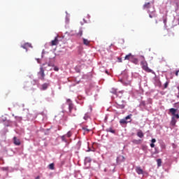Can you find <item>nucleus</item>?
Wrapping results in <instances>:
<instances>
[{
    "instance_id": "f257e3e1",
    "label": "nucleus",
    "mask_w": 179,
    "mask_h": 179,
    "mask_svg": "<svg viewBox=\"0 0 179 179\" xmlns=\"http://www.w3.org/2000/svg\"><path fill=\"white\" fill-rule=\"evenodd\" d=\"M141 57L143 58V60L141 61V65L143 71H145V72H148V73H155V71L149 69V67L148 66V62L145 60V57L143 56H141Z\"/></svg>"
},
{
    "instance_id": "f03ea898",
    "label": "nucleus",
    "mask_w": 179,
    "mask_h": 179,
    "mask_svg": "<svg viewBox=\"0 0 179 179\" xmlns=\"http://www.w3.org/2000/svg\"><path fill=\"white\" fill-rule=\"evenodd\" d=\"M116 104H117V108H120L121 110H123V108H125V102L124 99H122L120 97H117L116 99Z\"/></svg>"
},
{
    "instance_id": "7ed1b4c3",
    "label": "nucleus",
    "mask_w": 179,
    "mask_h": 179,
    "mask_svg": "<svg viewBox=\"0 0 179 179\" xmlns=\"http://www.w3.org/2000/svg\"><path fill=\"white\" fill-rule=\"evenodd\" d=\"M169 113L173 115V117H174L175 119L176 118L177 120H179V114L177 113V109L171 108L169 109Z\"/></svg>"
},
{
    "instance_id": "20e7f679",
    "label": "nucleus",
    "mask_w": 179,
    "mask_h": 179,
    "mask_svg": "<svg viewBox=\"0 0 179 179\" xmlns=\"http://www.w3.org/2000/svg\"><path fill=\"white\" fill-rule=\"evenodd\" d=\"M38 76H40V79L41 80H44V78L45 77V74L44 73V69L43 67L40 68V71L38 73Z\"/></svg>"
},
{
    "instance_id": "39448f33",
    "label": "nucleus",
    "mask_w": 179,
    "mask_h": 179,
    "mask_svg": "<svg viewBox=\"0 0 179 179\" xmlns=\"http://www.w3.org/2000/svg\"><path fill=\"white\" fill-rule=\"evenodd\" d=\"M131 117H132V114H130L127 115L125 118L121 119L120 120V124H128V122L127 120H131Z\"/></svg>"
},
{
    "instance_id": "423d86ee",
    "label": "nucleus",
    "mask_w": 179,
    "mask_h": 179,
    "mask_svg": "<svg viewBox=\"0 0 179 179\" xmlns=\"http://www.w3.org/2000/svg\"><path fill=\"white\" fill-rule=\"evenodd\" d=\"M13 143L16 146H20L22 143L20 142V139L17 138V137H16V136H14L13 137Z\"/></svg>"
},
{
    "instance_id": "0eeeda50",
    "label": "nucleus",
    "mask_w": 179,
    "mask_h": 179,
    "mask_svg": "<svg viewBox=\"0 0 179 179\" xmlns=\"http://www.w3.org/2000/svg\"><path fill=\"white\" fill-rule=\"evenodd\" d=\"M21 47L22 48H24V50H26V51H27L28 48H31V43H24V45H22Z\"/></svg>"
},
{
    "instance_id": "6e6552de",
    "label": "nucleus",
    "mask_w": 179,
    "mask_h": 179,
    "mask_svg": "<svg viewBox=\"0 0 179 179\" xmlns=\"http://www.w3.org/2000/svg\"><path fill=\"white\" fill-rule=\"evenodd\" d=\"M90 43L91 41L83 38V44H84V45H87V47H90Z\"/></svg>"
},
{
    "instance_id": "1a4fd4ad",
    "label": "nucleus",
    "mask_w": 179,
    "mask_h": 179,
    "mask_svg": "<svg viewBox=\"0 0 179 179\" xmlns=\"http://www.w3.org/2000/svg\"><path fill=\"white\" fill-rule=\"evenodd\" d=\"M58 43H59L58 38L56 37L53 41H51L50 45L52 47L54 45H58Z\"/></svg>"
},
{
    "instance_id": "9d476101",
    "label": "nucleus",
    "mask_w": 179,
    "mask_h": 179,
    "mask_svg": "<svg viewBox=\"0 0 179 179\" xmlns=\"http://www.w3.org/2000/svg\"><path fill=\"white\" fill-rule=\"evenodd\" d=\"M134 55H132L131 53H129V55L125 56L124 59L127 61H132Z\"/></svg>"
},
{
    "instance_id": "9b49d317",
    "label": "nucleus",
    "mask_w": 179,
    "mask_h": 179,
    "mask_svg": "<svg viewBox=\"0 0 179 179\" xmlns=\"http://www.w3.org/2000/svg\"><path fill=\"white\" fill-rule=\"evenodd\" d=\"M176 124H177V120H176V117H172L171 120V125L172 127H176Z\"/></svg>"
},
{
    "instance_id": "f8f14e48",
    "label": "nucleus",
    "mask_w": 179,
    "mask_h": 179,
    "mask_svg": "<svg viewBox=\"0 0 179 179\" xmlns=\"http://www.w3.org/2000/svg\"><path fill=\"white\" fill-rule=\"evenodd\" d=\"M136 173H138L139 175L141 174H143V170L142 169H141L140 166H138L136 168Z\"/></svg>"
},
{
    "instance_id": "ddd939ff",
    "label": "nucleus",
    "mask_w": 179,
    "mask_h": 179,
    "mask_svg": "<svg viewBox=\"0 0 179 179\" xmlns=\"http://www.w3.org/2000/svg\"><path fill=\"white\" fill-rule=\"evenodd\" d=\"M48 86H50V83H44L42 85V90H47L48 88Z\"/></svg>"
},
{
    "instance_id": "4468645a",
    "label": "nucleus",
    "mask_w": 179,
    "mask_h": 179,
    "mask_svg": "<svg viewBox=\"0 0 179 179\" xmlns=\"http://www.w3.org/2000/svg\"><path fill=\"white\" fill-rule=\"evenodd\" d=\"M69 113H72V110H73V103H70L69 104Z\"/></svg>"
},
{
    "instance_id": "2eb2a0df",
    "label": "nucleus",
    "mask_w": 179,
    "mask_h": 179,
    "mask_svg": "<svg viewBox=\"0 0 179 179\" xmlns=\"http://www.w3.org/2000/svg\"><path fill=\"white\" fill-rule=\"evenodd\" d=\"M137 136H138V138H143L144 136L143 132H142L141 130H139L137 132Z\"/></svg>"
},
{
    "instance_id": "dca6fc26",
    "label": "nucleus",
    "mask_w": 179,
    "mask_h": 179,
    "mask_svg": "<svg viewBox=\"0 0 179 179\" xmlns=\"http://www.w3.org/2000/svg\"><path fill=\"white\" fill-rule=\"evenodd\" d=\"M150 8V3H146L143 5V8L144 9H149Z\"/></svg>"
},
{
    "instance_id": "f3484780",
    "label": "nucleus",
    "mask_w": 179,
    "mask_h": 179,
    "mask_svg": "<svg viewBox=\"0 0 179 179\" xmlns=\"http://www.w3.org/2000/svg\"><path fill=\"white\" fill-rule=\"evenodd\" d=\"M131 62H133V64H135L136 65H138V59L133 57V59H131Z\"/></svg>"
},
{
    "instance_id": "a211bd4d",
    "label": "nucleus",
    "mask_w": 179,
    "mask_h": 179,
    "mask_svg": "<svg viewBox=\"0 0 179 179\" xmlns=\"http://www.w3.org/2000/svg\"><path fill=\"white\" fill-rule=\"evenodd\" d=\"M151 142H152V143L150 144V147H151V148H155V142H156V138H152V139L151 140Z\"/></svg>"
},
{
    "instance_id": "6ab92c4d",
    "label": "nucleus",
    "mask_w": 179,
    "mask_h": 179,
    "mask_svg": "<svg viewBox=\"0 0 179 179\" xmlns=\"http://www.w3.org/2000/svg\"><path fill=\"white\" fill-rule=\"evenodd\" d=\"M157 163L158 167H161L162 166V159H157Z\"/></svg>"
},
{
    "instance_id": "aec40b11",
    "label": "nucleus",
    "mask_w": 179,
    "mask_h": 179,
    "mask_svg": "<svg viewBox=\"0 0 179 179\" xmlns=\"http://www.w3.org/2000/svg\"><path fill=\"white\" fill-rule=\"evenodd\" d=\"M107 132H111V134H115V130L113 129V128L110 127L107 129Z\"/></svg>"
},
{
    "instance_id": "412c9836",
    "label": "nucleus",
    "mask_w": 179,
    "mask_h": 179,
    "mask_svg": "<svg viewBox=\"0 0 179 179\" xmlns=\"http://www.w3.org/2000/svg\"><path fill=\"white\" fill-rule=\"evenodd\" d=\"M48 167H49L50 170H54L55 169L54 166V163L49 164Z\"/></svg>"
},
{
    "instance_id": "4be33fe9",
    "label": "nucleus",
    "mask_w": 179,
    "mask_h": 179,
    "mask_svg": "<svg viewBox=\"0 0 179 179\" xmlns=\"http://www.w3.org/2000/svg\"><path fill=\"white\" fill-rule=\"evenodd\" d=\"M83 131L85 132H90V129H87V127H83Z\"/></svg>"
},
{
    "instance_id": "5701e85b",
    "label": "nucleus",
    "mask_w": 179,
    "mask_h": 179,
    "mask_svg": "<svg viewBox=\"0 0 179 179\" xmlns=\"http://www.w3.org/2000/svg\"><path fill=\"white\" fill-rule=\"evenodd\" d=\"M167 87H169V81L164 83V89H167Z\"/></svg>"
},
{
    "instance_id": "b1692460",
    "label": "nucleus",
    "mask_w": 179,
    "mask_h": 179,
    "mask_svg": "<svg viewBox=\"0 0 179 179\" xmlns=\"http://www.w3.org/2000/svg\"><path fill=\"white\" fill-rule=\"evenodd\" d=\"M67 136H68V138H71L72 136V133L71 131H69L67 133Z\"/></svg>"
},
{
    "instance_id": "393cba45",
    "label": "nucleus",
    "mask_w": 179,
    "mask_h": 179,
    "mask_svg": "<svg viewBox=\"0 0 179 179\" xmlns=\"http://www.w3.org/2000/svg\"><path fill=\"white\" fill-rule=\"evenodd\" d=\"M83 34V31L82 30H80L79 32H78V36H82Z\"/></svg>"
},
{
    "instance_id": "a878e982",
    "label": "nucleus",
    "mask_w": 179,
    "mask_h": 179,
    "mask_svg": "<svg viewBox=\"0 0 179 179\" xmlns=\"http://www.w3.org/2000/svg\"><path fill=\"white\" fill-rule=\"evenodd\" d=\"M54 71H55V72H58V71H59V69L57 66H55Z\"/></svg>"
},
{
    "instance_id": "bb28decb",
    "label": "nucleus",
    "mask_w": 179,
    "mask_h": 179,
    "mask_svg": "<svg viewBox=\"0 0 179 179\" xmlns=\"http://www.w3.org/2000/svg\"><path fill=\"white\" fill-rule=\"evenodd\" d=\"M62 140L63 141V142H66V139L65 138V136H62Z\"/></svg>"
},
{
    "instance_id": "cd10ccee",
    "label": "nucleus",
    "mask_w": 179,
    "mask_h": 179,
    "mask_svg": "<svg viewBox=\"0 0 179 179\" xmlns=\"http://www.w3.org/2000/svg\"><path fill=\"white\" fill-rule=\"evenodd\" d=\"M179 70L176 71V76H178Z\"/></svg>"
},
{
    "instance_id": "c85d7f7f",
    "label": "nucleus",
    "mask_w": 179,
    "mask_h": 179,
    "mask_svg": "<svg viewBox=\"0 0 179 179\" xmlns=\"http://www.w3.org/2000/svg\"><path fill=\"white\" fill-rule=\"evenodd\" d=\"M87 118H89V116H87V115H85L84 116V120H87Z\"/></svg>"
},
{
    "instance_id": "c756f323",
    "label": "nucleus",
    "mask_w": 179,
    "mask_h": 179,
    "mask_svg": "<svg viewBox=\"0 0 179 179\" xmlns=\"http://www.w3.org/2000/svg\"><path fill=\"white\" fill-rule=\"evenodd\" d=\"M48 66H54V64H48Z\"/></svg>"
},
{
    "instance_id": "7c9ffc66",
    "label": "nucleus",
    "mask_w": 179,
    "mask_h": 179,
    "mask_svg": "<svg viewBox=\"0 0 179 179\" xmlns=\"http://www.w3.org/2000/svg\"><path fill=\"white\" fill-rule=\"evenodd\" d=\"M150 17L152 19V17H153V15H152L151 14L149 15Z\"/></svg>"
},
{
    "instance_id": "2f4dec72",
    "label": "nucleus",
    "mask_w": 179,
    "mask_h": 179,
    "mask_svg": "<svg viewBox=\"0 0 179 179\" xmlns=\"http://www.w3.org/2000/svg\"><path fill=\"white\" fill-rule=\"evenodd\" d=\"M35 179H40V176H37Z\"/></svg>"
},
{
    "instance_id": "473e14b6",
    "label": "nucleus",
    "mask_w": 179,
    "mask_h": 179,
    "mask_svg": "<svg viewBox=\"0 0 179 179\" xmlns=\"http://www.w3.org/2000/svg\"><path fill=\"white\" fill-rule=\"evenodd\" d=\"M176 106H177V103H176L174 104V107H176Z\"/></svg>"
},
{
    "instance_id": "72a5a7b5",
    "label": "nucleus",
    "mask_w": 179,
    "mask_h": 179,
    "mask_svg": "<svg viewBox=\"0 0 179 179\" xmlns=\"http://www.w3.org/2000/svg\"><path fill=\"white\" fill-rule=\"evenodd\" d=\"M106 73H108V71H106Z\"/></svg>"
},
{
    "instance_id": "f704fd0d",
    "label": "nucleus",
    "mask_w": 179,
    "mask_h": 179,
    "mask_svg": "<svg viewBox=\"0 0 179 179\" xmlns=\"http://www.w3.org/2000/svg\"><path fill=\"white\" fill-rule=\"evenodd\" d=\"M75 111H76V108H74Z\"/></svg>"
},
{
    "instance_id": "c9c22d12",
    "label": "nucleus",
    "mask_w": 179,
    "mask_h": 179,
    "mask_svg": "<svg viewBox=\"0 0 179 179\" xmlns=\"http://www.w3.org/2000/svg\"><path fill=\"white\" fill-rule=\"evenodd\" d=\"M178 97H179V92H178Z\"/></svg>"
},
{
    "instance_id": "e433bc0d",
    "label": "nucleus",
    "mask_w": 179,
    "mask_h": 179,
    "mask_svg": "<svg viewBox=\"0 0 179 179\" xmlns=\"http://www.w3.org/2000/svg\"><path fill=\"white\" fill-rule=\"evenodd\" d=\"M15 118H17V117H15Z\"/></svg>"
}]
</instances>
